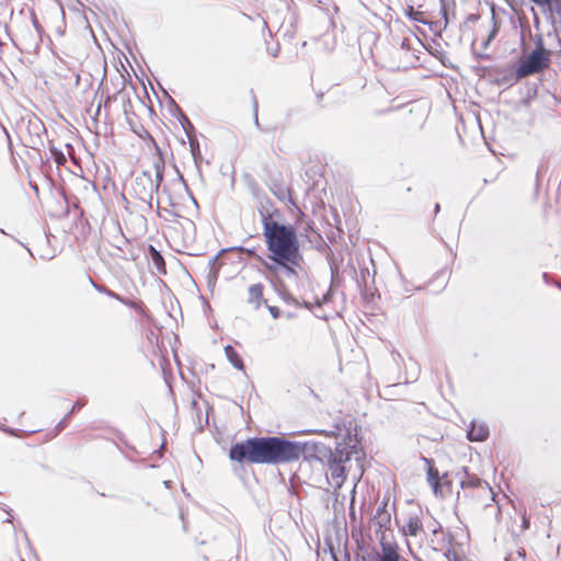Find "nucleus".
<instances>
[{
  "instance_id": "nucleus-17",
  "label": "nucleus",
  "mask_w": 561,
  "mask_h": 561,
  "mask_svg": "<svg viewBox=\"0 0 561 561\" xmlns=\"http://www.w3.org/2000/svg\"><path fill=\"white\" fill-rule=\"evenodd\" d=\"M460 485L462 489L466 488H481L483 485L489 486L485 481H482L480 478L473 474H469L466 472V478L461 480Z\"/></svg>"
},
{
  "instance_id": "nucleus-2",
  "label": "nucleus",
  "mask_w": 561,
  "mask_h": 561,
  "mask_svg": "<svg viewBox=\"0 0 561 561\" xmlns=\"http://www.w3.org/2000/svg\"><path fill=\"white\" fill-rule=\"evenodd\" d=\"M263 236L270 252L268 259L273 262H289L297 257L299 242L296 230L290 225L279 224L273 219L267 210H260Z\"/></svg>"
},
{
  "instance_id": "nucleus-6",
  "label": "nucleus",
  "mask_w": 561,
  "mask_h": 561,
  "mask_svg": "<svg viewBox=\"0 0 561 561\" xmlns=\"http://www.w3.org/2000/svg\"><path fill=\"white\" fill-rule=\"evenodd\" d=\"M294 263L289 262H273L274 264L266 263L265 266L268 271L276 274L278 277H285L290 283H294L297 285V282L299 279V272L298 270L301 267L302 262V255L300 253L297 254V257L293 260Z\"/></svg>"
},
{
  "instance_id": "nucleus-36",
  "label": "nucleus",
  "mask_w": 561,
  "mask_h": 561,
  "mask_svg": "<svg viewBox=\"0 0 561 561\" xmlns=\"http://www.w3.org/2000/svg\"><path fill=\"white\" fill-rule=\"evenodd\" d=\"M305 307L310 309V305L308 302H305Z\"/></svg>"
},
{
  "instance_id": "nucleus-14",
  "label": "nucleus",
  "mask_w": 561,
  "mask_h": 561,
  "mask_svg": "<svg viewBox=\"0 0 561 561\" xmlns=\"http://www.w3.org/2000/svg\"><path fill=\"white\" fill-rule=\"evenodd\" d=\"M537 7L542 9V12L550 16H558L561 19V0H529Z\"/></svg>"
},
{
  "instance_id": "nucleus-23",
  "label": "nucleus",
  "mask_w": 561,
  "mask_h": 561,
  "mask_svg": "<svg viewBox=\"0 0 561 561\" xmlns=\"http://www.w3.org/2000/svg\"><path fill=\"white\" fill-rule=\"evenodd\" d=\"M253 116H254V124L257 128H260V123H259V104H257V100H256V96L253 95Z\"/></svg>"
},
{
  "instance_id": "nucleus-4",
  "label": "nucleus",
  "mask_w": 561,
  "mask_h": 561,
  "mask_svg": "<svg viewBox=\"0 0 561 561\" xmlns=\"http://www.w3.org/2000/svg\"><path fill=\"white\" fill-rule=\"evenodd\" d=\"M550 50L545 48L542 38L538 37L535 49L519 60L515 72V80L518 81L546 70L550 65Z\"/></svg>"
},
{
  "instance_id": "nucleus-35",
  "label": "nucleus",
  "mask_w": 561,
  "mask_h": 561,
  "mask_svg": "<svg viewBox=\"0 0 561 561\" xmlns=\"http://www.w3.org/2000/svg\"><path fill=\"white\" fill-rule=\"evenodd\" d=\"M180 180H181L182 184L186 187V184H185L182 175H180Z\"/></svg>"
},
{
  "instance_id": "nucleus-3",
  "label": "nucleus",
  "mask_w": 561,
  "mask_h": 561,
  "mask_svg": "<svg viewBox=\"0 0 561 561\" xmlns=\"http://www.w3.org/2000/svg\"><path fill=\"white\" fill-rule=\"evenodd\" d=\"M282 437H251L230 447L229 458L239 463L283 465Z\"/></svg>"
},
{
  "instance_id": "nucleus-30",
  "label": "nucleus",
  "mask_w": 561,
  "mask_h": 561,
  "mask_svg": "<svg viewBox=\"0 0 561 561\" xmlns=\"http://www.w3.org/2000/svg\"><path fill=\"white\" fill-rule=\"evenodd\" d=\"M217 262H218V255H216L209 260V265H210L211 270L214 268V266L216 265Z\"/></svg>"
},
{
  "instance_id": "nucleus-8",
  "label": "nucleus",
  "mask_w": 561,
  "mask_h": 561,
  "mask_svg": "<svg viewBox=\"0 0 561 561\" xmlns=\"http://www.w3.org/2000/svg\"><path fill=\"white\" fill-rule=\"evenodd\" d=\"M153 169H154V178L152 176L153 184H157V192L160 193V197L157 199V204L159 205L162 201L165 199V202L170 206H175L178 203L172 198L170 195L168 188L165 186L162 187L160 192V186L163 181V170H164V161L162 157H158L153 162Z\"/></svg>"
},
{
  "instance_id": "nucleus-29",
  "label": "nucleus",
  "mask_w": 561,
  "mask_h": 561,
  "mask_svg": "<svg viewBox=\"0 0 561 561\" xmlns=\"http://www.w3.org/2000/svg\"><path fill=\"white\" fill-rule=\"evenodd\" d=\"M495 34H496V30H493V31L491 32V34L489 35V37L486 38V41L483 43V47H484V48H486V47H488V45L490 44V42L494 38Z\"/></svg>"
},
{
  "instance_id": "nucleus-13",
  "label": "nucleus",
  "mask_w": 561,
  "mask_h": 561,
  "mask_svg": "<svg viewBox=\"0 0 561 561\" xmlns=\"http://www.w3.org/2000/svg\"><path fill=\"white\" fill-rule=\"evenodd\" d=\"M489 437V427L485 423L472 421L467 432L470 442H484Z\"/></svg>"
},
{
  "instance_id": "nucleus-18",
  "label": "nucleus",
  "mask_w": 561,
  "mask_h": 561,
  "mask_svg": "<svg viewBox=\"0 0 561 561\" xmlns=\"http://www.w3.org/2000/svg\"><path fill=\"white\" fill-rule=\"evenodd\" d=\"M149 253H150L151 261H152L153 265L156 266V268L159 272L165 273V268H164L165 264H164V260H163V256L161 255V253L153 245L149 247Z\"/></svg>"
},
{
  "instance_id": "nucleus-5",
  "label": "nucleus",
  "mask_w": 561,
  "mask_h": 561,
  "mask_svg": "<svg viewBox=\"0 0 561 561\" xmlns=\"http://www.w3.org/2000/svg\"><path fill=\"white\" fill-rule=\"evenodd\" d=\"M135 196L151 206L153 195L159 194L157 192V184L152 182V174L149 171H144L138 174L131 185Z\"/></svg>"
},
{
  "instance_id": "nucleus-26",
  "label": "nucleus",
  "mask_w": 561,
  "mask_h": 561,
  "mask_svg": "<svg viewBox=\"0 0 561 561\" xmlns=\"http://www.w3.org/2000/svg\"><path fill=\"white\" fill-rule=\"evenodd\" d=\"M69 419H70V413H67V414L64 416V419H62V420L57 424V426H56V427H57V430H58V431L64 430V428L67 426Z\"/></svg>"
},
{
  "instance_id": "nucleus-10",
  "label": "nucleus",
  "mask_w": 561,
  "mask_h": 561,
  "mask_svg": "<svg viewBox=\"0 0 561 561\" xmlns=\"http://www.w3.org/2000/svg\"><path fill=\"white\" fill-rule=\"evenodd\" d=\"M263 291L264 286L261 283L252 284L248 287L247 304L254 310H259L263 305H266Z\"/></svg>"
},
{
  "instance_id": "nucleus-1",
  "label": "nucleus",
  "mask_w": 561,
  "mask_h": 561,
  "mask_svg": "<svg viewBox=\"0 0 561 561\" xmlns=\"http://www.w3.org/2000/svg\"><path fill=\"white\" fill-rule=\"evenodd\" d=\"M282 444L283 463L297 461L301 456L308 461H319L327 466L334 489H341L346 480V463L353 458L359 462L364 456L357 435L351 434L339 442L334 449L314 440L294 442L282 437Z\"/></svg>"
},
{
  "instance_id": "nucleus-16",
  "label": "nucleus",
  "mask_w": 561,
  "mask_h": 561,
  "mask_svg": "<svg viewBox=\"0 0 561 561\" xmlns=\"http://www.w3.org/2000/svg\"><path fill=\"white\" fill-rule=\"evenodd\" d=\"M225 354H226L228 360L231 363V365L234 368H237L239 370L244 369V365H243L241 357L239 356L237 351L231 345H227L225 347Z\"/></svg>"
},
{
  "instance_id": "nucleus-19",
  "label": "nucleus",
  "mask_w": 561,
  "mask_h": 561,
  "mask_svg": "<svg viewBox=\"0 0 561 561\" xmlns=\"http://www.w3.org/2000/svg\"><path fill=\"white\" fill-rule=\"evenodd\" d=\"M90 283L99 293H103V294L107 295L111 298H114V299H116V300H118L121 302H125V299L122 296H119L118 294L112 291L111 289H108V288H106V287H104L102 285H99V284L94 283L92 278H90Z\"/></svg>"
},
{
  "instance_id": "nucleus-33",
  "label": "nucleus",
  "mask_w": 561,
  "mask_h": 561,
  "mask_svg": "<svg viewBox=\"0 0 561 561\" xmlns=\"http://www.w3.org/2000/svg\"><path fill=\"white\" fill-rule=\"evenodd\" d=\"M263 28H267V22L265 20L261 21Z\"/></svg>"
},
{
  "instance_id": "nucleus-12",
  "label": "nucleus",
  "mask_w": 561,
  "mask_h": 561,
  "mask_svg": "<svg viewBox=\"0 0 561 561\" xmlns=\"http://www.w3.org/2000/svg\"><path fill=\"white\" fill-rule=\"evenodd\" d=\"M423 460L427 465L426 479L436 496H443L442 483L438 470L434 467L433 460L423 457Z\"/></svg>"
},
{
  "instance_id": "nucleus-11",
  "label": "nucleus",
  "mask_w": 561,
  "mask_h": 561,
  "mask_svg": "<svg viewBox=\"0 0 561 561\" xmlns=\"http://www.w3.org/2000/svg\"><path fill=\"white\" fill-rule=\"evenodd\" d=\"M57 73L64 79H73L76 87L80 84V68L73 61L60 59Z\"/></svg>"
},
{
  "instance_id": "nucleus-34",
  "label": "nucleus",
  "mask_w": 561,
  "mask_h": 561,
  "mask_svg": "<svg viewBox=\"0 0 561 561\" xmlns=\"http://www.w3.org/2000/svg\"><path fill=\"white\" fill-rule=\"evenodd\" d=\"M439 211V204H436L435 205V213H438Z\"/></svg>"
},
{
  "instance_id": "nucleus-9",
  "label": "nucleus",
  "mask_w": 561,
  "mask_h": 561,
  "mask_svg": "<svg viewBox=\"0 0 561 561\" xmlns=\"http://www.w3.org/2000/svg\"><path fill=\"white\" fill-rule=\"evenodd\" d=\"M373 524L376 527V536L380 539L383 536L386 539L385 531L390 528L391 525V513L387 508V502H383L376 510L373 517Z\"/></svg>"
},
{
  "instance_id": "nucleus-37",
  "label": "nucleus",
  "mask_w": 561,
  "mask_h": 561,
  "mask_svg": "<svg viewBox=\"0 0 561 561\" xmlns=\"http://www.w3.org/2000/svg\"><path fill=\"white\" fill-rule=\"evenodd\" d=\"M470 20H476L477 18L474 15L469 16Z\"/></svg>"
},
{
  "instance_id": "nucleus-27",
  "label": "nucleus",
  "mask_w": 561,
  "mask_h": 561,
  "mask_svg": "<svg viewBox=\"0 0 561 561\" xmlns=\"http://www.w3.org/2000/svg\"><path fill=\"white\" fill-rule=\"evenodd\" d=\"M268 308V311L271 313V316L274 318V319H278L279 316H280V311L277 307L275 306H267Z\"/></svg>"
},
{
  "instance_id": "nucleus-20",
  "label": "nucleus",
  "mask_w": 561,
  "mask_h": 561,
  "mask_svg": "<svg viewBox=\"0 0 561 561\" xmlns=\"http://www.w3.org/2000/svg\"><path fill=\"white\" fill-rule=\"evenodd\" d=\"M407 15L413 21H416V22H420L423 24L426 23V21L422 18L423 13L420 11H416L413 7H409V9L407 10Z\"/></svg>"
},
{
  "instance_id": "nucleus-7",
  "label": "nucleus",
  "mask_w": 561,
  "mask_h": 561,
  "mask_svg": "<svg viewBox=\"0 0 561 561\" xmlns=\"http://www.w3.org/2000/svg\"><path fill=\"white\" fill-rule=\"evenodd\" d=\"M381 551L369 552L363 557V561H400L401 557L398 552V547L391 542L383 541V536L380 538Z\"/></svg>"
},
{
  "instance_id": "nucleus-38",
  "label": "nucleus",
  "mask_w": 561,
  "mask_h": 561,
  "mask_svg": "<svg viewBox=\"0 0 561 561\" xmlns=\"http://www.w3.org/2000/svg\"><path fill=\"white\" fill-rule=\"evenodd\" d=\"M556 284L561 289V283H556Z\"/></svg>"
},
{
  "instance_id": "nucleus-28",
  "label": "nucleus",
  "mask_w": 561,
  "mask_h": 561,
  "mask_svg": "<svg viewBox=\"0 0 561 561\" xmlns=\"http://www.w3.org/2000/svg\"><path fill=\"white\" fill-rule=\"evenodd\" d=\"M83 405L84 402L77 401L68 413H70L71 416L76 411L80 410Z\"/></svg>"
},
{
  "instance_id": "nucleus-32",
  "label": "nucleus",
  "mask_w": 561,
  "mask_h": 561,
  "mask_svg": "<svg viewBox=\"0 0 561 561\" xmlns=\"http://www.w3.org/2000/svg\"><path fill=\"white\" fill-rule=\"evenodd\" d=\"M123 304H124V305H127V306H129V307H131V308H135V307H136V304H135V302H133V301H128V300H126V299H125V302H123Z\"/></svg>"
},
{
  "instance_id": "nucleus-24",
  "label": "nucleus",
  "mask_w": 561,
  "mask_h": 561,
  "mask_svg": "<svg viewBox=\"0 0 561 561\" xmlns=\"http://www.w3.org/2000/svg\"><path fill=\"white\" fill-rule=\"evenodd\" d=\"M283 299L286 304L288 305H295V306H299V302L298 300L293 296L290 295L289 293L285 291L283 294Z\"/></svg>"
},
{
  "instance_id": "nucleus-21",
  "label": "nucleus",
  "mask_w": 561,
  "mask_h": 561,
  "mask_svg": "<svg viewBox=\"0 0 561 561\" xmlns=\"http://www.w3.org/2000/svg\"><path fill=\"white\" fill-rule=\"evenodd\" d=\"M301 433L302 434H318V435H323L325 437H335L336 436L335 431H327V430H318V428L305 430Z\"/></svg>"
},
{
  "instance_id": "nucleus-25",
  "label": "nucleus",
  "mask_w": 561,
  "mask_h": 561,
  "mask_svg": "<svg viewBox=\"0 0 561 561\" xmlns=\"http://www.w3.org/2000/svg\"><path fill=\"white\" fill-rule=\"evenodd\" d=\"M440 12L445 21V26L448 24L447 3L445 0H440Z\"/></svg>"
},
{
  "instance_id": "nucleus-31",
  "label": "nucleus",
  "mask_w": 561,
  "mask_h": 561,
  "mask_svg": "<svg viewBox=\"0 0 561 561\" xmlns=\"http://www.w3.org/2000/svg\"><path fill=\"white\" fill-rule=\"evenodd\" d=\"M542 279L545 280V283L549 284L550 283L549 274L548 273H543L542 274Z\"/></svg>"
},
{
  "instance_id": "nucleus-22",
  "label": "nucleus",
  "mask_w": 561,
  "mask_h": 561,
  "mask_svg": "<svg viewBox=\"0 0 561 561\" xmlns=\"http://www.w3.org/2000/svg\"><path fill=\"white\" fill-rule=\"evenodd\" d=\"M51 156L55 160V162L58 164V165H62L67 162V159L64 154V152L61 150H58L56 148H53L51 150Z\"/></svg>"
},
{
  "instance_id": "nucleus-15",
  "label": "nucleus",
  "mask_w": 561,
  "mask_h": 561,
  "mask_svg": "<svg viewBox=\"0 0 561 561\" xmlns=\"http://www.w3.org/2000/svg\"><path fill=\"white\" fill-rule=\"evenodd\" d=\"M401 530L404 536L416 537L423 530V524L416 515H410Z\"/></svg>"
}]
</instances>
